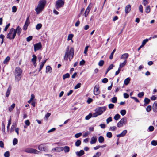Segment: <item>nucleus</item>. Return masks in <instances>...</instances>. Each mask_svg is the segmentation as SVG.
Returning <instances> with one entry per match:
<instances>
[{
    "instance_id": "49530a36",
    "label": "nucleus",
    "mask_w": 157,
    "mask_h": 157,
    "mask_svg": "<svg viewBox=\"0 0 157 157\" xmlns=\"http://www.w3.org/2000/svg\"><path fill=\"white\" fill-rule=\"evenodd\" d=\"M144 94V93L143 92H140L138 94V96L139 98H142Z\"/></svg>"
},
{
    "instance_id": "4d7b16f0",
    "label": "nucleus",
    "mask_w": 157,
    "mask_h": 157,
    "mask_svg": "<svg viewBox=\"0 0 157 157\" xmlns=\"http://www.w3.org/2000/svg\"><path fill=\"white\" fill-rule=\"evenodd\" d=\"M33 37L32 36H30L26 38V40L28 42H29L32 39Z\"/></svg>"
},
{
    "instance_id": "f3484780",
    "label": "nucleus",
    "mask_w": 157,
    "mask_h": 157,
    "mask_svg": "<svg viewBox=\"0 0 157 157\" xmlns=\"http://www.w3.org/2000/svg\"><path fill=\"white\" fill-rule=\"evenodd\" d=\"M21 28L19 26H18L17 27L16 29H15V31H16V34L17 33V35L19 36H20L21 31Z\"/></svg>"
},
{
    "instance_id": "3c124183",
    "label": "nucleus",
    "mask_w": 157,
    "mask_h": 157,
    "mask_svg": "<svg viewBox=\"0 0 157 157\" xmlns=\"http://www.w3.org/2000/svg\"><path fill=\"white\" fill-rule=\"evenodd\" d=\"M151 144L154 146H155L157 145V141H155L153 140L151 142Z\"/></svg>"
},
{
    "instance_id": "dca6fc26",
    "label": "nucleus",
    "mask_w": 157,
    "mask_h": 157,
    "mask_svg": "<svg viewBox=\"0 0 157 157\" xmlns=\"http://www.w3.org/2000/svg\"><path fill=\"white\" fill-rule=\"evenodd\" d=\"M63 150V148L62 147H59L56 148H53L52 149V151H56L57 152H60Z\"/></svg>"
},
{
    "instance_id": "ea45409f",
    "label": "nucleus",
    "mask_w": 157,
    "mask_h": 157,
    "mask_svg": "<svg viewBox=\"0 0 157 157\" xmlns=\"http://www.w3.org/2000/svg\"><path fill=\"white\" fill-rule=\"evenodd\" d=\"M116 51V49H114L112 52H111L110 56H109V59H112L113 58V55L114 52H115Z\"/></svg>"
},
{
    "instance_id": "864d4df0",
    "label": "nucleus",
    "mask_w": 157,
    "mask_h": 157,
    "mask_svg": "<svg viewBox=\"0 0 157 157\" xmlns=\"http://www.w3.org/2000/svg\"><path fill=\"white\" fill-rule=\"evenodd\" d=\"M81 84L80 83H78L74 87V89H76L80 88L81 86Z\"/></svg>"
},
{
    "instance_id": "412c9836",
    "label": "nucleus",
    "mask_w": 157,
    "mask_h": 157,
    "mask_svg": "<svg viewBox=\"0 0 157 157\" xmlns=\"http://www.w3.org/2000/svg\"><path fill=\"white\" fill-rule=\"evenodd\" d=\"M97 141V138L96 137L93 136L91 138V140L90 141V143L91 144H95Z\"/></svg>"
},
{
    "instance_id": "4c0bfd02",
    "label": "nucleus",
    "mask_w": 157,
    "mask_h": 157,
    "mask_svg": "<svg viewBox=\"0 0 157 157\" xmlns=\"http://www.w3.org/2000/svg\"><path fill=\"white\" fill-rule=\"evenodd\" d=\"M150 11V8L149 6H147L145 9V12L147 13H148Z\"/></svg>"
},
{
    "instance_id": "c03bdc74",
    "label": "nucleus",
    "mask_w": 157,
    "mask_h": 157,
    "mask_svg": "<svg viewBox=\"0 0 157 157\" xmlns=\"http://www.w3.org/2000/svg\"><path fill=\"white\" fill-rule=\"evenodd\" d=\"M51 115V113H47L45 115V116L44 118V119L45 120H47L48 118Z\"/></svg>"
},
{
    "instance_id": "37998d69",
    "label": "nucleus",
    "mask_w": 157,
    "mask_h": 157,
    "mask_svg": "<svg viewBox=\"0 0 157 157\" xmlns=\"http://www.w3.org/2000/svg\"><path fill=\"white\" fill-rule=\"evenodd\" d=\"M106 136L109 138H111L112 136V133L110 132H108L106 134Z\"/></svg>"
},
{
    "instance_id": "a18cd8bd",
    "label": "nucleus",
    "mask_w": 157,
    "mask_h": 157,
    "mask_svg": "<svg viewBox=\"0 0 157 157\" xmlns=\"http://www.w3.org/2000/svg\"><path fill=\"white\" fill-rule=\"evenodd\" d=\"M82 135V133H76L75 134V137L76 138H78L79 137H80Z\"/></svg>"
},
{
    "instance_id": "774afa93",
    "label": "nucleus",
    "mask_w": 157,
    "mask_h": 157,
    "mask_svg": "<svg viewBox=\"0 0 157 157\" xmlns=\"http://www.w3.org/2000/svg\"><path fill=\"white\" fill-rule=\"evenodd\" d=\"M148 129L151 132L153 131L154 130V127L152 126H150L149 127Z\"/></svg>"
},
{
    "instance_id": "680f3d73",
    "label": "nucleus",
    "mask_w": 157,
    "mask_h": 157,
    "mask_svg": "<svg viewBox=\"0 0 157 157\" xmlns=\"http://www.w3.org/2000/svg\"><path fill=\"white\" fill-rule=\"evenodd\" d=\"M5 157H9L10 156V153L9 151H6L4 154Z\"/></svg>"
},
{
    "instance_id": "e2e57ef3",
    "label": "nucleus",
    "mask_w": 157,
    "mask_h": 157,
    "mask_svg": "<svg viewBox=\"0 0 157 157\" xmlns=\"http://www.w3.org/2000/svg\"><path fill=\"white\" fill-rule=\"evenodd\" d=\"M99 115H100L99 114H98L97 112H96L95 113L92 114V117H95Z\"/></svg>"
},
{
    "instance_id": "39448f33",
    "label": "nucleus",
    "mask_w": 157,
    "mask_h": 157,
    "mask_svg": "<svg viewBox=\"0 0 157 157\" xmlns=\"http://www.w3.org/2000/svg\"><path fill=\"white\" fill-rule=\"evenodd\" d=\"M25 151L29 153H34L38 154L40 152L38 150L32 148H27L25 149Z\"/></svg>"
},
{
    "instance_id": "cd10ccee",
    "label": "nucleus",
    "mask_w": 157,
    "mask_h": 157,
    "mask_svg": "<svg viewBox=\"0 0 157 157\" xmlns=\"http://www.w3.org/2000/svg\"><path fill=\"white\" fill-rule=\"evenodd\" d=\"M130 80V78L129 77H128L126 78L124 81V84L125 85H127L129 83Z\"/></svg>"
},
{
    "instance_id": "2eb2a0df",
    "label": "nucleus",
    "mask_w": 157,
    "mask_h": 157,
    "mask_svg": "<svg viewBox=\"0 0 157 157\" xmlns=\"http://www.w3.org/2000/svg\"><path fill=\"white\" fill-rule=\"evenodd\" d=\"M131 10V6L130 5H127L125 8V13L126 14L128 13Z\"/></svg>"
},
{
    "instance_id": "6ab92c4d",
    "label": "nucleus",
    "mask_w": 157,
    "mask_h": 157,
    "mask_svg": "<svg viewBox=\"0 0 157 157\" xmlns=\"http://www.w3.org/2000/svg\"><path fill=\"white\" fill-rule=\"evenodd\" d=\"M152 109L154 112H157V103L155 102L153 105Z\"/></svg>"
},
{
    "instance_id": "4be33fe9",
    "label": "nucleus",
    "mask_w": 157,
    "mask_h": 157,
    "mask_svg": "<svg viewBox=\"0 0 157 157\" xmlns=\"http://www.w3.org/2000/svg\"><path fill=\"white\" fill-rule=\"evenodd\" d=\"M144 106H146L150 102V100L147 98H145L144 100Z\"/></svg>"
},
{
    "instance_id": "f257e3e1",
    "label": "nucleus",
    "mask_w": 157,
    "mask_h": 157,
    "mask_svg": "<svg viewBox=\"0 0 157 157\" xmlns=\"http://www.w3.org/2000/svg\"><path fill=\"white\" fill-rule=\"evenodd\" d=\"M74 49L73 47H71L70 49L69 46H68L65 51V54L64 56V59L67 61L68 58L70 61L73 58L74 54Z\"/></svg>"
},
{
    "instance_id": "e433bc0d",
    "label": "nucleus",
    "mask_w": 157,
    "mask_h": 157,
    "mask_svg": "<svg viewBox=\"0 0 157 157\" xmlns=\"http://www.w3.org/2000/svg\"><path fill=\"white\" fill-rule=\"evenodd\" d=\"M120 115L118 114H116L114 117V119L116 121L118 120L120 118Z\"/></svg>"
},
{
    "instance_id": "72a5a7b5",
    "label": "nucleus",
    "mask_w": 157,
    "mask_h": 157,
    "mask_svg": "<svg viewBox=\"0 0 157 157\" xmlns=\"http://www.w3.org/2000/svg\"><path fill=\"white\" fill-rule=\"evenodd\" d=\"M92 114L91 113H90L89 115L86 116L85 118V119L86 120H89L91 117H92Z\"/></svg>"
},
{
    "instance_id": "0eeeda50",
    "label": "nucleus",
    "mask_w": 157,
    "mask_h": 157,
    "mask_svg": "<svg viewBox=\"0 0 157 157\" xmlns=\"http://www.w3.org/2000/svg\"><path fill=\"white\" fill-rule=\"evenodd\" d=\"M48 147L46 144H43L39 145L38 148L40 151H48Z\"/></svg>"
},
{
    "instance_id": "a878e982",
    "label": "nucleus",
    "mask_w": 157,
    "mask_h": 157,
    "mask_svg": "<svg viewBox=\"0 0 157 157\" xmlns=\"http://www.w3.org/2000/svg\"><path fill=\"white\" fill-rule=\"evenodd\" d=\"M127 63V60H125L124 61L121 63H120L119 65V67L120 68L123 67Z\"/></svg>"
},
{
    "instance_id": "de8ad7c7",
    "label": "nucleus",
    "mask_w": 157,
    "mask_h": 157,
    "mask_svg": "<svg viewBox=\"0 0 157 157\" xmlns=\"http://www.w3.org/2000/svg\"><path fill=\"white\" fill-rule=\"evenodd\" d=\"M126 111L125 110L123 109L122 110L120 111L121 114L122 116H124L126 114Z\"/></svg>"
},
{
    "instance_id": "79ce46f5",
    "label": "nucleus",
    "mask_w": 157,
    "mask_h": 157,
    "mask_svg": "<svg viewBox=\"0 0 157 157\" xmlns=\"http://www.w3.org/2000/svg\"><path fill=\"white\" fill-rule=\"evenodd\" d=\"M151 105H148L146 108V110L147 112H149L151 110Z\"/></svg>"
},
{
    "instance_id": "c9c22d12",
    "label": "nucleus",
    "mask_w": 157,
    "mask_h": 157,
    "mask_svg": "<svg viewBox=\"0 0 157 157\" xmlns=\"http://www.w3.org/2000/svg\"><path fill=\"white\" fill-rule=\"evenodd\" d=\"M81 144V141L80 140H78L75 143V145L76 146H79Z\"/></svg>"
},
{
    "instance_id": "423d86ee",
    "label": "nucleus",
    "mask_w": 157,
    "mask_h": 157,
    "mask_svg": "<svg viewBox=\"0 0 157 157\" xmlns=\"http://www.w3.org/2000/svg\"><path fill=\"white\" fill-rule=\"evenodd\" d=\"M64 3V2L62 0H58L56 2L55 5L56 8L57 10H58L59 9L63 7Z\"/></svg>"
},
{
    "instance_id": "338daca9",
    "label": "nucleus",
    "mask_w": 157,
    "mask_h": 157,
    "mask_svg": "<svg viewBox=\"0 0 157 157\" xmlns=\"http://www.w3.org/2000/svg\"><path fill=\"white\" fill-rule=\"evenodd\" d=\"M101 155V153L100 152H97L96 155H94L93 157H99Z\"/></svg>"
},
{
    "instance_id": "20e7f679",
    "label": "nucleus",
    "mask_w": 157,
    "mask_h": 157,
    "mask_svg": "<svg viewBox=\"0 0 157 157\" xmlns=\"http://www.w3.org/2000/svg\"><path fill=\"white\" fill-rule=\"evenodd\" d=\"M16 36V31L13 28H11L9 31V33L7 34L6 38L10 40H13Z\"/></svg>"
},
{
    "instance_id": "c756f323",
    "label": "nucleus",
    "mask_w": 157,
    "mask_h": 157,
    "mask_svg": "<svg viewBox=\"0 0 157 157\" xmlns=\"http://www.w3.org/2000/svg\"><path fill=\"white\" fill-rule=\"evenodd\" d=\"M70 76V75L69 73H67L63 75V79L65 80L66 78H69Z\"/></svg>"
},
{
    "instance_id": "58836bf2",
    "label": "nucleus",
    "mask_w": 157,
    "mask_h": 157,
    "mask_svg": "<svg viewBox=\"0 0 157 157\" xmlns=\"http://www.w3.org/2000/svg\"><path fill=\"white\" fill-rule=\"evenodd\" d=\"M42 25L40 23L37 24L36 26V29L37 30H39L41 28Z\"/></svg>"
},
{
    "instance_id": "2f4dec72",
    "label": "nucleus",
    "mask_w": 157,
    "mask_h": 157,
    "mask_svg": "<svg viewBox=\"0 0 157 157\" xmlns=\"http://www.w3.org/2000/svg\"><path fill=\"white\" fill-rule=\"evenodd\" d=\"M10 58L9 56L7 57L4 60L3 62V63L6 64L10 60Z\"/></svg>"
},
{
    "instance_id": "5fc2aeb1",
    "label": "nucleus",
    "mask_w": 157,
    "mask_h": 157,
    "mask_svg": "<svg viewBox=\"0 0 157 157\" xmlns=\"http://www.w3.org/2000/svg\"><path fill=\"white\" fill-rule=\"evenodd\" d=\"M112 118L111 117H109L106 119V122L108 124L109 122L112 121Z\"/></svg>"
},
{
    "instance_id": "9d476101",
    "label": "nucleus",
    "mask_w": 157,
    "mask_h": 157,
    "mask_svg": "<svg viewBox=\"0 0 157 157\" xmlns=\"http://www.w3.org/2000/svg\"><path fill=\"white\" fill-rule=\"evenodd\" d=\"M42 45L40 42L34 45V51L36 52L40 49L42 48Z\"/></svg>"
},
{
    "instance_id": "f8f14e48",
    "label": "nucleus",
    "mask_w": 157,
    "mask_h": 157,
    "mask_svg": "<svg viewBox=\"0 0 157 157\" xmlns=\"http://www.w3.org/2000/svg\"><path fill=\"white\" fill-rule=\"evenodd\" d=\"M91 4L90 3L86 9L84 13L85 16L86 17L88 16L91 8Z\"/></svg>"
},
{
    "instance_id": "7ed1b4c3",
    "label": "nucleus",
    "mask_w": 157,
    "mask_h": 157,
    "mask_svg": "<svg viewBox=\"0 0 157 157\" xmlns=\"http://www.w3.org/2000/svg\"><path fill=\"white\" fill-rule=\"evenodd\" d=\"M22 71L19 67H17L15 69L14 75L15 80L16 82H18L22 77Z\"/></svg>"
},
{
    "instance_id": "8fccbe9b",
    "label": "nucleus",
    "mask_w": 157,
    "mask_h": 157,
    "mask_svg": "<svg viewBox=\"0 0 157 157\" xmlns=\"http://www.w3.org/2000/svg\"><path fill=\"white\" fill-rule=\"evenodd\" d=\"M13 145H15L17 144L18 143V140L16 138H14L13 140Z\"/></svg>"
},
{
    "instance_id": "473e14b6",
    "label": "nucleus",
    "mask_w": 157,
    "mask_h": 157,
    "mask_svg": "<svg viewBox=\"0 0 157 157\" xmlns=\"http://www.w3.org/2000/svg\"><path fill=\"white\" fill-rule=\"evenodd\" d=\"M15 104V103H13L10 107L9 108V111L10 112L14 108Z\"/></svg>"
},
{
    "instance_id": "f03ea898",
    "label": "nucleus",
    "mask_w": 157,
    "mask_h": 157,
    "mask_svg": "<svg viewBox=\"0 0 157 157\" xmlns=\"http://www.w3.org/2000/svg\"><path fill=\"white\" fill-rule=\"evenodd\" d=\"M47 2L46 0H40L35 10L37 14H39L44 9Z\"/></svg>"
},
{
    "instance_id": "393cba45",
    "label": "nucleus",
    "mask_w": 157,
    "mask_h": 157,
    "mask_svg": "<svg viewBox=\"0 0 157 157\" xmlns=\"http://www.w3.org/2000/svg\"><path fill=\"white\" fill-rule=\"evenodd\" d=\"M2 132L3 134L4 135L6 134L5 132V125L4 122H2Z\"/></svg>"
},
{
    "instance_id": "603ef678",
    "label": "nucleus",
    "mask_w": 157,
    "mask_h": 157,
    "mask_svg": "<svg viewBox=\"0 0 157 157\" xmlns=\"http://www.w3.org/2000/svg\"><path fill=\"white\" fill-rule=\"evenodd\" d=\"M90 134V133L87 131L83 135V137H87L88 135Z\"/></svg>"
},
{
    "instance_id": "bb28decb",
    "label": "nucleus",
    "mask_w": 157,
    "mask_h": 157,
    "mask_svg": "<svg viewBox=\"0 0 157 157\" xmlns=\"http://www.w3.org/2000/svg\"><path fill=\"white\" fill-rule=\"evenodd\" d=\"M63 150L65 153H68L70 151V148L68 146H65L63 148Z\"/></svg>"
},
{
    "instance_id": "5701e85b",
    "label": "nucleus",
    "mask_w": 157,
    "mask_h": 157,
    "mask_svg": "<svg viewBox=\"0 0 157 157\" xmlns=\"http://www.w3.org/2000/svg\"><path fill=\"white\" fill-rule=\"evenodd\" d=\"M11 87L10 86H9L6 92V97H8L9 96L10 94V91L11 90Z\"/></svg>"
},
{
    "instance_id": "4468645a",
    "label": "nucleus",
    "mask_w": 157,
    "mask_h": 157,
    "mask_svg": "<svg viewBox=\"0 0 157 157\" xmlns=\"http://www.w3.org/2000/svg\"><path fill=\"white\" fill-rule=\"evenodd\" d=\"M127 130H123L121 133L117 135L116 136L117 137H121L124 136L127 133Z\"/></svg>"
},
{
    "instance_id": "f704fd0d",
    "label": "nucleus",
    "mask_w": 157,
    "mask_h": 157,
    "mask_svg": "<svg viewBox=\"0 0 157 157\" xmlns=\"http://www.w3.org/2000/svg\"><path fill=\"white\" fill-rule=\"evenodd\" d=\"M74 36V35L72 34H70L68 35L67 38V40L69 41L70 40H72V38Z\"/></svg>"
},
{
    "instance_id": "09e8293b",
    "label": "nucleus",
    "mask_w": 157,
    "mask_h": 157,
    "mask_svg": "<svg viewBox=\"0 0 157 157\" xmlns=\"http://www.w3.org/2000/svg\"><path fill=\"white\" fill-rule=\"evenodd\" d=\"M104 63V61L103 60H100L98 63V65L99 66L102 67L103 66Z\"/></svg>"
},
{
    "instance_id": "052dcab7",
    "label": "nucleus",
    "mask_w": 157,
    "mask_h": 157,
    "mask_svg": "<svg viewBox=\"0 0 157 157\" xmlns=\"http://www.w3.org/2000/svg\"><path fill=\"white\" fill-rule=\"evenodd\" d=\"M30 23V20H29V15L28 17H27L26 21L25 23L27 24H29Z\"/></svg>"
},
{
    "instance_id": "bf43d9fd",
    "label": "nucleus",
    "mask_w": 157,
    "mask_h": 157,
    "mask_svg": "<svg viewBox=\"0 0 157 157\" xmlns=\"http://www.w3.org/2000/svg\"><path fill=\"white\" fill-rule=\"evenodd\" d=\"M148 39H146L144 40L142 43V46L145 45L146 43L148 41Z\"/></svg>"
},
{
    "instance_id": "6e6552de",
    "label": "nucleus",
    "mask_w": 157,
    "mask_h": 157,
    "mask_svg": "<svg viewBox=\"0 0 157 157\" xmlns=\"http://www.w3.org/2000/svg\"><path fill=\"white\" fill-rule=\"evenodd\" d=\"M127 122V119L126 117L123 118L121 119L117 123V127L120 128L122 127L124 125L126 124Z\"/></svg>"
},
{
    "instance_id": "9b49d317",
    "label": "nucleus",
    "mask_w": 157,
    "mask_h": 157,
    "mask_svg": "<svg viewBox=\"0 0 157 157\" xmlns=\"http://www.w3.org/2000/svg\"><path fill=\"white\" fill-rule=\"evenodd\" d=\"M94 93L96 95H98L100 93V91L99 90V87L98 85L95 86L94 89Z\"/></svg>"
},
{
    "instance_id": "a19ab883",
    "label": "nucleus",
    "mask_w": 157,
    "mask_h": 157,
    "mask_svg": "<svg viewBox=\"0 0 157 157\" xmlns=\"http://www.w3.org/2000/svg\"><path fill=\"white\" fill-rule=\"evenodd\" d=\"M117 98L116 97H113L112 98V102L114 103H116L117 102Z\"/></svg>"
},
{
    "instance_id": "1a4fd4ad",
    "label": "nucleus",
    "mask_w": 157,
    "mask_h": 157,
    "mask_svg": "<svg viewBox=\"0 0 157 157\" xmlns=\"http://www.w3.org/2000/svg\"><path fill=\"white\" fill-rule=\"evenodd\" d=\"M106 109V107L105 106L101 107L96 109L95 111L97 112L99 115H101Z\"/></svg>"
},
{
    "instance_id": "ddd939ff",
    "label": "nucleus",
    "mask_w": 157,
    "mask_h": 157,
    "mask_svg": "<svg viewBox=\"0 0 157 157\" xmlns=\"http://www.w3.org/2000/svg\"><path fill=\"white\" fill-rule=\"evenodd\" d=\"M129 56V54L128 53H126L122 54L120 59L122 60H126V59Z\"/></svg>"
},
{
    "instance_id": "a211bd4d",
    "label": "nucleus",
    "mask_w": 157,
    "mask_h": 157,
    "mask_svg": "<svg viewBox=\"0 0 157 157\" xmlns=\"http://www.w3.org/2000/svg\"><path fill=\"white\" fill-rule=\"evenodd\" d=\"M76 155L80 157L84 154V152L83 150H81L79 151H77L76 152Z\"/></svg>"
},
{
    "instance_id": "c85d7f7f",
    "label": "nucleus",
    "mask_w": 157,
    "mask_h": 157,
    "mask_svg": "<svg viewBox=\"0 0 157 157\" xmlns=\"http://www.w3.org/2000/svg\"><path fill=\"white\" fill-rule=\"evenodd\" d=\"M98 140L99 143H102L104 141V139L103 136H100L98 138Z\"/></svg>"
},
{
    "instance_id": "13d9d810",
    "label": "nucleus",
    "mask_w": 157,
    "mask_h": 157,
    "mask_svg": "<svg viewBox=\"0 0 157 157\" xmlns=\"http://www.w3.org/2000/svg\"><path fill=\"white\" fill-rule=\"evenodd\" d=\"M131 98L135 100V101L136 102H139V100L136 97H131Z\"/></svg>"
},
{
    "instance_id": "6e6d98bb",
    "label": "nucleus",
    "mask_w": 157,
    "mask_h": 157,
    "mask_svg": "<svg viewBox=\"0 0 157 157\" xmlns=\"http://www.w3.org/2000/svg\"><path fill=\"white\" fill-rule=\"evenodd\" d=\"M17 9L15 6H13L12 8V12L13 13H15L16 12Z\"/></svg>"
},
{
    "instance_id": "0e129e2a",
    "label": "nucleus",
    "mask_w": 157,
    "mask_h": 157,
    "mask_svg": "<svg viewBox=\"0 0 157 157\" xmlns=\"http://www.w3.org/2000/svg\"><path fill=\"white\" fill-rule=\"evenodd\" d=\"M29 25L25 23L23 27V29L24 30H25L27 29V27Z\"/></svg>"
},
{
    "instance_id": "7c9ffc66",
    "label": "nucleus",
    "mask_w": 157,
    "mask_h": 157,
    "mask_svg": "<svg viewBox=\"0 0 157 157\" xmlns=\"http://www.w3.org/2000/svg\"><path fill=\"white\" fill-rule=\"evenodd\" d=\"M33 58L31 59V61L32 63L35 62L36 60V56L35 55L32 56Z\"/></svg>"
},
{
    "instance_id": "aec40b11",
    "label": "nucleus",
    "mask_w": 157,
    "mask_h": 157,
    "mask_svg": "<svg viewBox=\"0 0 157 157\" xmlns=\"http://www.w3.org/2000/svg\"><path fill=\"white\" fill-rule=\"evenodd\" d=\"M17 126V124L16 123H13V124L12 125L10 131V133H12L13 131H14V128H15Z\"/></svg>"
},
{
    "instance_id": "69168bd1",
    "label": "nucleus",
    "mask_w": 157,
    "mask_h": 157,
    "mask_svg": "<svg viewBox=\"0 0 157 157\" xmlns=\"http://www.w3.org/2000/svg\"><path fill=\"white\" fill-rule=\"evenodd\" d=\"M108 82V79L106 78H104L102 81V82L103 83H106Z\"/></svg>"
},
{
    "instance_id": "b1692460",
    "label": "nucleus",
    "mask_w": 157,
    "mask_h": 157,
    "mask_svg": "<svg viewBox=\"0 0 157 157\" xmlns=\"http://www.w3.org/2000/svg\"><path fill=\"white\" fill-rule=\"evenodd\" d=\"M52 70V68L50 66H47L46 67L45 71L46 73H47L48 72H51Z\"/></svg>"
}]
</instances>
